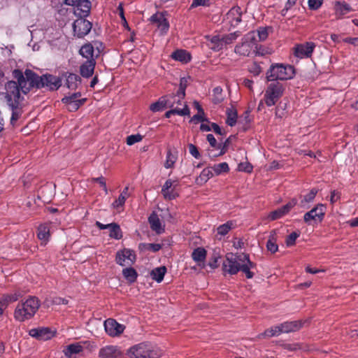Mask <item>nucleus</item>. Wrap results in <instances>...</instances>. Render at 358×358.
I'll list each match as a JSON object with an SVG mask.
<instances>
[{
	"mask_svg": "<svg viewBox=\"0 0 358 358\" xmlns=\"http://www.w3.org/2000/svg\"><path fill=\"white\" fill-rule=\"evenodd\" d=\"M255 267L256 264L251 262L250 255L245 253H227L222 264V269L224 273L235 275L238 271H242L248 279L254 277L255 273L251 269Z\"/></svg>",
	"mask_w": 358,
	"mask_h": 358,
	"instance_id": "nucleus-1",
	"label": "nucleus"
},
{
	"mask_svg": "<svg viewBox=\"0 0 358 358\" xmlns=\"http://www.w3.org/2000/svg\"><path fill=\"white\" fill-rule=\"evenodd\" d=\"M12 74L16 81L10 80L6 83V98L8 103L11 101L20 103L23 99L20 96V91L24 94H27L32 87L30 86L29 80L25 76V71L23 73L21 70L16 69L13 71Z\"/></svg>",
	"mask_w": 358,
	"mask_h": 358,
	"instance_id": "nucleus-2",
	"label": "nucleus"
},
{
	"mask_svg": "<svg viewBox=\"0 0 358 358\" xmlns=\"http://www.w3.org/2000/svg\"><path fill=\"white\" fill-rule=\"evenodd\" d=\"M25 76H27L32 88L41 89L46 87L50 91L57 90L62 86V79L52 74L38 75L34 71L27 69Z\"/></svg>",
	"mask_w": 358,
	"mask_h": 358,
	"instance_id": "nucleus-3",
	"label": "nucleus"
},
{
	"mask_svg": "<svg viewBox=\"0 0 358 358\" xmlns=\"http://www.w3.org/2000/svg\"><path fill=\"white\" fill-rule=\"evenodd\" d=\"M39 300L34 296H30L25 301L19 303L14 312V317L19 322L31 319L40 307Z\"/></svg>",
	"mask_w": 358,
	"mask_h": 358,
	"instance_id": "nucleus-4",
	"label": "nucleus"
},
{
	"mask_svg": "<svg viewBox=\"0 0 358 358\" xmlns=\"http://www.w3.org/2000/svg\"><path fill=\"white\" fill-rule=\"evenodd\" d=\"M132 358H159L162 352L159 348L148 343H141L131 347L128 352Z\"/></svg>",
	"mask_w": 358,
	"mask_h": 358,
	"instance_id": "nucleus-5",
	"label": "nucleus"
},
{
	"mask_svg": "<svg viewBox=\"0 0 358 358\" xmlns=\"http://www.w3.org/2000/svg\"><path fill=\"white\" fill-rule=\"evenodd\" d=\"M294 69L292 66L275 64L271 66L266 72V79L268 81L275 82L277 80L291 79L294 75Z\"/></svg>",
	"mask_w": 358,
	"mask_h": 358,
	"instance_id": "nucleus-6",
	"label": "nucleus"
},
{
	"mask_svg": "<svg viewBox=\"0 0 358 358\" xmlns=\"http://www.w3.org/2000/svg\"><path fill=\"white\" fill-rule=\"evenodd\" d=\"M257 41L253 32L248 33L243 39V42L235 46L236 54L243 57H249L252 53L257 54Z\"/></svg>",
	"mask_w": 358,
	"mask_h": 358,
	"instance_id": "nucleus-7",
	"label": "nucleus"
},
{
	"mask_svg": "<svg viewBox=\"0 0 358 358\" xmlns=\"http://www.w3.org/2000/svg\"><path fill=\"white\" fill-rule=\"evenodd\" d=\"M284 85L279 82H273L268 85L264 94L265 103L270 107L274 106L283 95Z\"/></svg>",
	"mask_w": 358,
	"mask_h": 358,
	"instance_id": "nucleus-8",
	"label": "nucleus"
},
{
	"mask_svg": "<svg viewBox=\"0 0 358 358\" xmlns=\"http://www.w3.org/2000/svg\"><path fill=\"white\" fill-rule=\"evenodd\" d=\"M92 27V23L85 19L76 20L73 24L74 35L78 38H83L86 36Z\"/></svg>",
	"mask_w": 358,
	"mask_h": 358,
	"instance_id": "nucleus-9",
	"label": "nucleus"
},
{
	"mask_svg": "<svg viewBox=\"0 0 358 358\" xmlns=\"http://www.w3.org/2000/svg\"><path fill=\"white\" fill-rule=\"evenodd\" d=\"M136 257L132 250L124 249L120 250L116 254V263L120 266L131 265L136 261Z\"/></svg>",
	"mask_w": 358,
	"mask_h": 358,
	"instance_id": "nucleus-10",
	"label": "nucleus"
},
{
	"mask_svg": "<svg viewBox=\"0 0 358 358\" xmlns=\"http://www.w3.org/2000/svg\"><path fill=\"white\" fill-rule=\"evenodd\" d=\"M104 329L110 336L115 337L123 333L125 327L119 324L115 319L108 318L104 322Z\"/></svg>",
	"mask_w": 358,
	"mask_h": 358,
	"instance_id": "nucleus-11",
	"label": "nucleus"
},
{
	"mask_svg": "<svg viewBox=\"0 0 358 358\" xmlns=\"http://www.w3.org/2000/svg\"><path fill=\"white\" fill-rule=\"evenodd\" d=\"M315 48L313 42L297 44L294 48V55L299 58L310 57Z\"/></svg>",
	"mask_w": 358,
	"mask_h": 358,
	"instance_id": "nucleus-12",
	"label": "nucleus"
},
{
	"mask_svg": "<svg viewBox=\"0 0 358 358\" xmlns=\"http://www.w3.org/2000/svg\"><path fill=\"white\" fill-rule=\"evenodd\" d=\"M325 206L323 204H318L310 211L305 213L304 222L308 223L310 220H319L321 222L324 217Z\"/></svg>",
	"mask_w": 358,
	"mask_h": 358,
	"instance_id": "nucleus-13",
	"label": "nucleus"
},
{
	"mask_svg": "<svg viewBox=\"0 0 358 358\" xmlns=\"http://www.w3.org/2000/svg\"><path fill=\"white\" fill-rule=\"evenodd\" d=\"M296 203L297 200L296 199H292L287 204L271 212L268 217L271 220H278L288 213L289 210L296 205Z\"/></svg>",
	"mask_w": 358,
	"mask_h": 358,
	"instance_id": "nucleus-14",
	"label": "nucleus"
},
{
	"mask_svg": "<svg viewBox=\"0 0 358 358\" xmlns=\"http://www.w3.org/2000/svg\"><path fill=\"white\" fill-rule=\"evenodd\" d=\"M29 336L38 340L47 341L55 336V332L48 327L31 329L29 332Z\"/></svg>",
	"mask_w": 358,
	"mask_h": 358,
	"instance_id": "nucleus-15",
	"label": "nucleus"
},
{
	"mask_svg": "<svg viewBox=\"0 0 358 358\" xmlns=\"http://www.w3.org/2000/svg\"><path fill=\"white\" fill-rule=\"evenodd\" d=\"M152 23L156 24L160 29L162 34H166L169 29V22L163 13H156L150 19Z\"/></svg>",
	"mask_w": 358,
	"mask_h": 358,
	"instance_id": "nucleus-16",
	"label": "nucleus"
},
{
	"mask_svg": "<svg viewBox=\"0 0 358 358\" xmlns=\"http://www.w3.org/2000/svg\"><path fill=\"white\" fill-rule=\"evenodd\" d=\"M308 320H295L290 322H285L280 324L281 332L290 333L299 331L301 329Z\"/></svg>",
	"mask_w": 358,
	"mask_h": 358,
	"instance_id": "nucleus-17",
	"label": "nucleus"
},
{
	"mask_svg": "<svg viewBox=\"0 0 358 358\" xmlns=\"http://www.w3.org/2000/svg\"><path fill=\"white\" fill-rule=\"evenodd\" d=\"M174 182H175L171 180H167L163 185L162 194L165 199L173 200L178 196V194L174 191L175 187L177 185V183L173 185Z\"/></svg>",
	"mask_w": 358,
	"mask_h": 358,
	"instance_id": "nucleus-18",
	"label": "nucleus"
},
{
	"mask_svg": "<svg viewBox=\"0 0 358 358\" xmlns=\"http://www.w3.org/2000/svg\"><path fill=\"white\" fill-rule=\"evenodd\" d=\"M100 358H121L122 354L116 346L108 345L100 349Z\"/></svg>",
	"mask_w": 358,
	"mask_h": 358,
	"instance_id": "nucleus-19",
	"label": "nucleus"
},
{
	"mask_svg": "<svg viewBox=\"0 0 358 358\" xmlns=\"http://www.w3.org/2000/svg\"><path fill=\"white\" fill-rule=\"evenodd\" d=\"M96 66L95 59L86 60L80 66V73L83 78H88L91 77L94 71Z\"/></svg>",
	"mask_w": 358,
	"mask_h": 358,
	"instance_id": "nucleus-20",
	"label": "nucleus"
},
{
	"mask_svg": "<svg viewBox=\"0 0 358 358\" xmlns=\"http://www.w3.org/2000/svg\"><path fill=\"white\" fill-rule=\"evenodd\" d=\"M241 8L234 6L227 13V20H229L231 26L236 27L241 22Z\"/></svg>",
	"mask_w": 358,
	"mask_h": 358,
	"instance_id": "nucleus-21",
	"label": "nucleus"
},
{
	"mask_svg": "<svg viewBox=\"0 0 358 358\" xmlns=\"http://www.w3.org/2000/svg\"><path fill=\"white\" fill-rule=\"evenodd\" d=\"M148 222L150 225L151 229L155 231L157 234H160L164 231V229L162 227L161 221L156 213L153 212L149 216Z\"/></svg>",
	"mask_w": 358,
	"mask_h": 358,
	"instance_id": "nucleus-22",
	"label": "nucleus"
},
{
	"mask_svg": "<svg viewBox=\"0 0 358 358\" xmlns=\"http://www.w3.org/2000/svg\"><path fill=\"white\" fill-rule=\"evenodd\" d=\"M171 58L176 61H179L186 64L190 62L192 57L191 55L185 50H177L172 52Z\"/></svg>",
	"mask_w": 358,
	"mask_h": 358,
	"instance_id": "nucleus-23",
	"label": "nucleus"
},
{
	"mask_svg": "<svg viewBox=\"0 0 358 358\" xmlns=\"http://www.w3.org/2000/svg\"><path fill=\"white\" fill-rule=\"evenodd\" d=\"M37 236L41 241H43L45 243L48 241L50 236V226L48 224L44 223L38 226L37 229Z\"/></svg>",
	"mask_w": 358,
	"mask_h": 358,
	"instance_id": "nucleus-24",
	"label": "nucleus"
},
{
	"mask_svg": "<svg viewBox=\"0 0 358 358\" xmlns=\"http://www.w3.org/2000/svg\"><path fill=\"white\" fill-rule=\"evenodd\" d=\"M352 8L350 5L344 1H336L335 3V13L338 18L350 12Z\"/></svg>",
	"mask_w": 358,
	"mask_h": 358,
	"instance_id": "nucleus-25",
	"label": "nucleus"
},
{
	"mask_svg": "<svg viewBox=\"0 0 358 358\" xmlns=\"http://www.w3.org/2000/svg\"><path fill=\"white\" fill-rule=\"evenodd\" d=\"M277 242V231L272 230L270 232V235L268 236V240L266 243V248L271 253H275L278 250V245L276 243Z\"/></svg>",
	"mask_w": 358,
	"mask_h": 358,
	"instance_id": "nucleus-26",
	"label": "nucleus"
},
{
	"mask_svg": "<svg viewBox=\"0 0 358 358\" xmlns=\"http://www.w3.org/2000/svg\"><path fill=\"white\" fill-rule=\"evenodd\" d=\"M20 297V294L15 292L10 294H4L0 298V307L3 310L6 308L9 303L15 302Z\"/></svg>",
	"mask_w": 358,
	"mask_h": 358,
	"instance_id": "nucleus-27",
	"label": "nucleus"
},
{
	"mask_svg": "<svg viewBox=\"0 0 358 358\" xmlns=\"http://www.w3.org/2000/svg\"><path fill=\"white\" fill-rule=\"evenodd\" d=\"M190 111L188 106L185 103L183 108H179L177 106L175 108L166 111L164 114L166 118H169L172 115H178L180 116L189 115Z\"/></svg>",
	"mask_w": 358,
	"mask_h": 358,
	"instance_id": "nucleus-28",
	"label": "nucleus"
},
{
	"mask_svg": "<svg viewBox=\"0 0 358 358\" xmlns=\"http://www.w3.org/2000/svg\"><path fill=\"white\" fill-rule=\"evenodd\" d=\"M206 250L203 248H196L192 253V257L194 262H196L199 266L201 262H204L206 257Z\"/></svg>",
	"mask_w": 358,
	"mask_h": 358,
	"instance_id": "nucleus-29",
	"label": "nucleus"
},
{
	"mask_svg": "<svg viewBox=\"0 0 358 358\" xmlns=\"http://www.w3.org/2000/svg\"><path fill=\"white\" fill-rule=\"evenodd\" d=\"M94 47L92 43H87L84 44L80 49V55L86 58L87 60L94 59Z\"/></svg>",
	"mask_w": 358,
	"mask_h": 358,
	"instance_id": "nucleus-30",
	"label": "nucleus"
},
{
	"mask_svg": "<svg viewBox=\"0 0 358 358\" xmlns=\"http://www.w3.org/2000/svg\"><path fill=\"white\" fill-rule=\"evenodd\" d=\"M129 196V187L127 186L124 188L123 191L121 192L119 197L112 203V206L116 209L122 207L125 203L126 199Z\"/></svg>",
	"mask_w": 358,
	"mask_h": 358,
	"instance_id": "nucleus-31",
	"label": "nucleus"
},
{
	"mask_svg": "<svg viewBox=\"0 0 358 358\" xmlns=\"http://www.w3.org/2000/svg\"><path fill=\"white\" fill-rule=\"evenodd\" d=\"M12 110L10 124L14 125L22 114V110L19 108L20 103L12 102L8 103Z\"/></svg>",
	"mask_w": 358,
	"mask_h": 358,
	"instance_id": "nucleus-32",
	"label": "nucleus"
},
{
	"mask_svg": "<svg viewBox=\"0 0 358 358\" xmlns=\"http://www.w3.org/2000/svg\"><path fill=\"white\" fill-rule=\"evenodd\" d=\"M80 82L81 78L78 75L69 73L66 76V85L70 90H75Z\"/></svg>",
	"mask_w": 358,
	"mask_h": 358,
	"instance_id": "nucleus-33",
	"label": "nucleus"
},
{
	"mask_svg": "<svg viewBox=\"0 0 358 358\" xmlns=\"http://www.w3.org/2000/svg\"><path fill=\"white\" fill-rule=\"evenodd\" d=\"M166 273V268L164 266L154 268L150 272V276L157 282H161Z\"/></svg>",
	"mask_w": 358,
	"mask_h": 358,
	"instance_id": "nucleus-34",
	"label": "nucleus"
},
{
	"mask_svg": "<svg viewBox=\"0 0 358 358\" xmlns=\"http://www.w3.org/2000/svg\"><path fill=\"white\" fill-rule=\"evenodd\" d=\"M122 275L127 281L130 284L136 282L138 277L137 271L132 267L124 268L122 270Z\"/></svg>",
	"mask_w": 358,
	"mask_h": 358,
	"instance_id": "nucleus-35",
	"label": "nucleus"
},
{
	"mask_svg": "<svg viewBox=\"0 0 358 358\" xmlns=\"http://www.w3.org/2000/svg\"><path fill=\"white\" fill-rule=\"evenodd\" d=\"M226 114V123L230 127H234L236 124L238 118V113L236 109H235L234 107L227 108Z\"/></svg>",
	"mask_w": 358,
	"mask_h": 358,
	"instance_id": "nucleus-36",
	"label": "nucleus"
},
{
	"mask_svg": "<svg viewBox=\"0 0 358 358\" xmlns=\"http://www.w3.org/2000/svg\"><path fill=\"white\" fill-rule=\"evenodd\" d=\"M213 176L212 171L209 168L204 169L201 174L196 178V183L197 185H203L206 183L210 178Z\"/></svg>",
	"mask_w": 358,
	"mask_h": 358,
	"instance_id": "nucleus-37",
	"label": "nucleus"
},
{
	"mask_svg": "<svg viewBox=\"0 0 358 358\" xmlns=\"http://www.w3.org/2000/svg\"><path fill=\"white\" fill-rule=\"evenodd\" d=\"M231 137H232V136H231L227 139H226L225 141L222 144V143H219L217 149V150H220L219 153L214 154V153H213L212 151L211 152H208L209 157H216L224 155L227 152L228 147H229V144L231 143Z\"/></svg>",
	"mask_w": 358,
	"mask_h": 358,
	"instance_id": "nucleus-38",
	"label": "nucleus"
},
{
	"mask_svg": "<svg viewBox=\"0 0 358 358\" xmlns=\"http://www.w3.org/2000/svg\"><path fill=\"white\" fill-rule=\"evenodd\" d=\"M234 227H235V224H234V221H231V220L228 221L226 223L221 224L217 227V234L221 236H225L226 234H227L229 233V231L231 229L234 228Z\"/></svg>",
	"mask_w": 358,
	"mask_h": 358,
	"instance_id": "nucleus-39",
	"label": "nucleus"
},
{
	"mask_svg": "<svg viewBox=\"0 0 358 358\" xmlns=\"http://www.w3.org/2000/svg\"><path fill=\"white\" fill-rule=\"evenodd\" d=\"M109 236L115 239L119 240L122 237V233L120 225L116 223H110Z\"/></svg>",
	"mask_w": 358,
	"mask_h": 358,
	"instance_id": "nucleus-40",
	"label": "nucleus"
},
{
	"mask_svg": "<svg viewBox=\"0 0 358 358\" xmlns=\"http://www.w3.org/2000/svg\"><path fill=\"white\" fill-rule=\"evenodd\" d=\"M162 248V245L159 243H141L138 245V249L141 251L157 252Z\"/></svg>",
	"mask_w": 358,
	"mask_h": 358,
	"instance_id": "nucleus-41",
	"label": "nucleus"
},
{
	"mask_svg": "<svg viewBox=\"0 0 358 358\" xmlns=\"http://www.w3.org/2000/svg\"><path fill=\"white\" fill-rule=\"evenodd\" d=\"M83 349V347L79 344H71L66 347L64 354L67 357H71L73 354L82 352Z\"/></svg>",
	"mask_w": 358,
	"mask_h": 358,
	"instance_id": "nucleus-42",
	"label": "nucleus"
},
{
	"mask_svg": "<svg viewBox=\"0 0 358 358\" xmlns=\"http://www.w3.org/2000/svg\"><path fill=\"white\" fill-rule=\"evenodd\" d=\"M76 6L80 10L84 17H87L90 12L91 2L90 0H81Z\"/></svg>",
	"mask_w": 358,
	"mask_h": 358,
	"instance_id": "nucleus-43",
	"label": "nucleus"
},
{
	"mask_svg": "<svg viewBox=\"0 0 358 358\" xmlns=\"http://www.w3.org/2000/svg\"><path fill=\"white\" fill-rule=\"evenodd\" d=\"M210 43L212 46L210 48L213 51H220L224 47L222 38L220 36H214L210 39Z\"/></svg>",
	"mask_w": 358,
	"mask_h": 358,
	"instance_id": "nucleus-44",
	"label": "nucleus"
},
{
	"mask_svg": "<svg viewBox=\"0 0 358 358\" xmlns=\"http://www.w3.org/2000/svg\"><path fill=\"white\" fill-rule=\"evenodd\" d=\"M222 88L220 86L215 87L213 90V99L212 101L215 104L220 103L223 100L224 97L222 96Z\"/></svg>",
	"mask_w": 358,
	"mask_h": 358,
	"instance_id": "nucleus-45",
	"label": "nucleus"
},
{
	"mask_svg": "<svg viewBox=\"0 0 358 358\" xmlns=\"http://www.w3.org/2000/svg\"><path fill=\"white\" fill-rule=\"evenodd\" d=\"M166 108L167 107L164 96L160 97L157 101L152 103L150 106V110L152 112H158Z\"/></svg>",
	"mask_w": 358,
	"mask_h": 358,
	"instance_id": "nucleus-46",
	"label": "nucleus"
},
{
	"mask_svg": "<svg viewBox=\"0 0 358 358\" xmlns=\"http://www.w3.org/2000/svg\"><path fill=\"white\" fill-rule=\"evenodd\" d=\"M241 35V32L238 31H236L234 33H230L228 34L224 35L222 38V42L224 45H227L229 44L232 43L234 41H235L237 38Z\"/></svg>",
	"mask_w": 358,
	"mask_h": 358,
	"instance_id": "nucleus-47",
	"label": "nucleus"
},
{
	"mask_svg": "<svg viewBox=\"0 0 358 358\" xmlns=\"http://www.w3.org/2000/svg\"><path fill=\"white\" fill-rule=\"evenodd\" d=\"M216 175H220L222 173H227L229 171V167L227 163L222 162L218 164H215L212 167Z\"/></svg>",
	"mask_w": 358,
	"mask_h": 358,
	"instance_id": "nucleus-48",
	"label": "nucleus"
},
{
	"mask_svg": "<svg viewBox=\"0 0 358 358\" xmlns=\"http://www.w3.org/2000/svg\"><path fill=\"white\" fill-rule=\"evenodd\" d=\"M272 30H273V28L271 27H259L257 30L259 40L260 41H265L268 36V32L272 31Z\"/></svg>",
	"mask_w": 358,
	"mask_h": 358,
	"instance_id": "nucleus-49",
	"label": "nucleus"
},
{
	"mask_svg": "<svg viewBox=\"0 0 358 358\" xmlns=\"http://www.w3.org/2000/svg\"><path fill=\"white\" fill-rule=\"evenodd\" d=\"M281 329L280 325L271 327L264 331L263 335L266 337H273L281 334Z\"/></svg>",
	"mask_w": 358,
	"mask_h": 358,
	"instance_id": "nucleus-50",
	"label": "nucleus"
},
{
	"mask_svg": "<svg viewBox=\"0 0 358 358\" xmlns=\"http://www.w3.org/2000/svg\"><path fill=\"white\" fill-rule=\"evenodd\" d=\"M85 99H83L78 101H72L71 102L64 103L66 104L67 109L69 111H76L85 102Z\"/></svg>",
	"mask_w": 358,
	"mask_h": 358,
	"instance_id": "nucleus-51",
	"label": "nucleus"
},
{
	"mask_svg": "<svg viewBox=\"0 0 358 358\" xmlns=\"http://www.w3.org/2000/svg\"><path fill=\"white\" fill-rule=\"evenodd\" d=\"M317 193V189H315V188H313L312 189L310 192L304 196L303 199L301 201V206H304L305 203H310V202H312L316 194Z\"/></svg>",
	"mask_w": 358,
	"mask_h": 358,
	"instance_id": "nucleus-52",
	"label": "nucleus"
},
{
	"mask_svg": "<svg viewBox=\"0 0 358 358\" xmlns=\"http://www.w3.org/2000/svg\"><path fill=\"white\" fill-rule=\"evenodd\" d=\"M165 101H166V105L167 108H175V104H177V96H175L174 94H167L165 96H163Z\"/></svg>",
	"mask_w": 358,
	"mask_h": 358,
	"instance_id": "nucleus-53",
	"label": "nucleus"
},
{
	"mask_svg": "<svg viewBox=\"0 0 358 358\" xmlns=\"http://www.w3.org/2000/svg\"><path fill=\"white\" fill-rule=\"evenodd\" d=\"M176 161V157L172 154L171 150H169L167 151L166 160L164 166L166 169L171 168L173 166Z\"/></svg>",
	"mask_w": 358,
	"mask_h": 358,
	"instance_id": "nucleus-54",
	"label": "nucleus"
},
{
	"mask_svg": "<svg viewBox=\"0 0 358 358\" xmlns=\"http://www.w3.org/2000/svg\"><path fill=\"white\" fill-rule=\"evenodd\" d=\"M300 236V234L296 231L291 233L285 240V244L287 247H291L295 245L296 238Z\"/></svg>",
	"mask_w": 358,
	"mask_h": 358,
	"instance_id": "nucleus-55",
	"label": "nucleus"
},
{
	"mask_svg": "<svg viewBox=\"0 0 358 358\" xmlns=\"http://www.w3.org/2000/svg\"><path fill=\"white\" fill-rule=\"evenodd\" d=\"M213 0H193L190 8H194L200 6H210Z\"/></svg>",
	"mask_w": 358,
	"mask_h": 358,
	"instance_id": "nucleus-56",
	"label": "nucleus"
},
{
	"mask_svg": "<svg viewBox=\"0 0 358 358\" xmlns=\"http://www.w3.org/2000/svg\"><path fill=\"white\" fill-rule=\"evenodd\" d=\"M143 139L141 134L130 135L127 138V143L129 145H134L136 143L140 142Z\"/></svg>",
	"mask_w": 358,
	"mask_h": 358,
	"instance_id": "nucleus-57",
	"label": "nucleus"
},
{
	"mask_svg": "<svg viewBox=\"0 0 358 358\" xmlns=\"http://www.w3.org/2000/svg\"><path fill=\"white\" fill-rule=\"evenodd\" d=\"M92 180V181L98 182L100 185V186L102 187V188L104 190L105 193L108 194V189H107V187H106V183L105 178H103V176H100V177H98V178H93Z\"/></svg>",
	"mask_w": 358,
	"mask_h": 358,
	"instance_id": "nucleus-58",
	"label": "nucleus"
},
{
	"mask_svg": "<svg viewBox=\"0 0 358 358\" xmlns=\"http://www.w3.org/2000/svg\"><path fill=\"white\" fill-rule=\"evenodd\" d=\"M323 0H308V6L310 10H317L322 4Z\"/></svg>",
	"mask_w": 358,
	"mask_h": 358,
	"instance_id": "nucleus-59",
	"label": "nucleus"
},
{
	"mask_svg": "<svg viewBox=\"0 0 358 358\" xmlns=\"http://www.w3.org/2000/svg\"><path fill=\"white\" fill-rule=\"evenodd\" d=\"M189 151V153L196 159H199L201 157V155L198 150V148L196 146H195L194 144L189 143L188 145Z\"/></svg>",
	"mask_w": 358,
	"mask_h": 358,
	"instance_id": "nucleus-60",
	"label": "nucleus"
},
{
	"mask_svg": "<svg viewBox=\"0 0 358 358\" xmlns=\"http://www.w3.org/2000/svg\"><path fill=\"white\" fill-rule=\"evenodd\" d=\"M238 169L240 171H245L246 173H251L252 171L253 166L248 162L241 163L238 165Z\"/></svg>",
	"mask_w": 358,
	"mask_h": 358,
	"instance_id": "nucleus-61",
	"label": "nucleus"
},
{
	"mask_svg": "<svg viewBox=\"0 0 358 358\" xmlns=\"http://www.w3.org/2000/svg\"><path fill=\"white\" fill-rule=\"evenodd\" d=\"M80 96V93H73L71 96H65L62 99V101L63 103H69L71 102L72 101H78V98Z\"/></svg>",
	"mask_w": 358,
	"mask_h": 358,
	"instance_id": "nucleus-62",
	"label": "nucleus"
},
{
	"mask_svg": "<svg viewBox=\"0 0 358 358\" xmlns=\"http://www.w3.org/2000/svg\"><path fill=\"white\" fill-rule=\"evenodd\" d=\"M206 139L212 148L217 149L219 143H217L215 138L214 137V136L213 134H208L206 136Z\"/></svg>",
	"mask_w": 358,
	"mask_h": 358,
	"instance_id": "nucleus-63",
	"label": "nucleus"
},
{
	"mask_svg": "<svg viewBox=\"0 0 358 358\" xmlns=\"http://www.w3.org/2000/svg\"><path fill=\"white\" fill-rule=\"evenodd\" d=\"M175 96H177L178 100H177V104L180 105L182 100L185 96V90H181V88L179 87L178 90L177 91L176 94H174Z\"/></svg>",
	"mask_w": 358,
	"mask_h": 358,
	"instance_id": "nucleus-64",
	"label": "nucleus"
}]
</instances>
